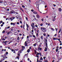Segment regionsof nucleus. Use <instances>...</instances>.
Instances as JSON below:
<instances>
[{"label": "nucleus", "instance_id": "13", "mask_svg": "<svg viewBox=\"0 0 62 62\" xmlns=\"http://www.w3.org/2000/svg\"><path fill=\"white\" fill-rule=\"evenodd\" d=\"M19 57H20V56H16V57L15 58V59H17V58L18 59V60H19Z\"/></svg>", "mask_w": 62, "mask_h": 62}, {"label": "nucleus", "instance_id": "42", "mask_svg": "<svg viewBox=\"0 0 62 62\" xmlns=\"http://www.w3.org/2000/svg\"><path fill=\"white\" fill-rule=\"evenodd\" d=\"M20 23L22 24V21H20Z\"/></svg>", "mask_w": 62, "mask_h": 62}, {"label": "nucleus", "instance_id": "25", "mask_svg": "<svg viewBox=\"0 0 62 62\" xmlns=\"http://www.w3.org/2000/svg\"><path fill=\"white\" fill-rule=\"evenodd\" d=\"M11 18H12V20H14V19H15V17H12Z\"/></svg>", "mask_w": 62, "mask_h": 62}, {"label": "nucleus", "instance_id": "51", "mask_svg": "<svg viewBox=\"0 0 62 62\" xmlns=\"http://www.w3.org/2000/svg\"><path fill=\"white\" fill-rule=\"evenodd\" d=\"M19 22H17V24H19Z\"/></svg>", "mask_w": 62, "mask_h": 62}, {"label": "nucleus", "instance_id": "52", "mask_svg": "<svg viewBox=\"0 0 62 62\" xmlns=\"http://www.w3.org/2000/svg\"><path fill=\"white\" fill-rule=\"evenodd\" d=\"M43 35L44 36H46V34H45V33H44L43 34Z\"/></svg>", "mask_w": 62, "mask_h": 62}, {"label": "nucleus", "instance_id": "63", "mask_svg": "<svg viewBox=\"0 0 62 62\" xmlns=\"http://www.w3.org/2000/svg\"><path fill=\"white\" fill-rule=\"evenodd\" d=\"M46 25H48V23H46Z\"/></svg>", "mask_w": 62, "mask_h": 62}, {"label": "nucleus", "instance_id": "29", "mask_svg": "<svg viewBox=\"0 0 62 62\" xmlns=\"http://www.w3.org/2000/svg\"><path fill=\"white\" fill-rule=\"evenodd\" d=\"M18 16H16V18L17 19H20V18H19V17H17Z\"/></svg>", "mask_w": 62, "mask_h": 62}, {"label": "nucleus", "instance_id": "11", "mask_svg": "<svg viewBox=\"0 0 62 62\" xmlns=\"http://www.w3.org/2000/svg\"><path fill=\"white\" fill-rule=\"evenodd\" d=\"M55 17H56V16H55L53 18V21H54L55 20Z\"/></svg>", "mask_w": 62, "mask_h": 62}, {"label": "nucleus", "instance_id": "31", "mask_svg": "<svg viewBox=\"0 0 62 62\" xmlns=\"http://www.w3.org/2000/svg\"><path fill=\"white\" fill-rule=\"evenodd\" d=\"M41 2H42V4H44V2L43 1H42L41 0Z\"/></svg>", "mask_w": 62, "mask_h": 62}, {"label": "nucleus", "instance_id": "23", "mask_svg": "<svg viewBox=\"0 0 62 62\" xmlns=\"http://www.w3.org/2000/svg\"><path fill=\"white\" fill-rule=\"evenodd\" d=\"M30 50L29 49H28L27 50V52L28 53H29V52H30Z\"/></svg>", "mask_w": 62, "mask_h": 62}, {"label": "nucleus", "instance_id": "49", "mask_svg": "<svg viewBox=\"0 0 62 62\" xmlns=\"http://www.w3.org/2000/svg\"><path fill=\"white\" fill-rule=\"evenodd\" d=\"M8 38V37H5V39H7Z\"/></svg>", "mask_w": 62, "mask_h": 62}, {"label": "nucleus", "instance_id": "24", "mask_svg": "<svg viewBox=\"0 0 62 62\" xmlns=\"http://www.w3.org/2000/svg\"><path fill=\"white\" fill-rule=\"evenodd\" d=\"M1 60L0 61V62H2V61H3V60H4L5 59H3V60H2V59H1Z\"/></svg>", "mask_w": 62, "mask_h": 62}, {"label": "nucleus", "instance_id": "44", "mask_svg": "<svg viewBox=\"0 0 62 62\" xmlns=\"http://www.w3.org/2000/svg\"><path fill=\"white\" fill-rule=\"evenodd\" d=\"M10 33V32H9L7 33L8 35H9V34Z\"/></svg>", "mask_w": 62, "mask_h": 62}, {"label": "nucleus", "instance_id": "47", "mask_svg": "<svg viewBox=\"0 0 62 62\" xmlns=\"http://www.w3.org/2000/svg\"><path fill=\"white\" fill-rule=\"evenodd\" d=\"M36 57H38V58H39V56L36 55Z\"/></svg>", "mask_w": 62, "mask_h": 62}, {"label": "nucleus", "instance_id": "50", "mask_svg": "<svg viewBox=\"0 0 62 62\" xmlns=\"http://www.w3.org/2000/svg\"><path fill=\"white\" fill-rule=\"evenodd\" d=\"M34 51H35V53H37V51H36V50H34Z\"/></svg>", "mask_w": 62, "mask_h": 62}, {"label": "nucleus", "instance_id": "16", "mask_svg": "<svg viewBox=\"0 0 62 62\" xmlns=\"http://www.w3.org/2000/svg\"><path fill=\"white\" fill-rule=\"evenodd\" d=\"M38 49L39 50H42V49L40 47H38Z\"/></svg>", "mask_w": 62, "mask_h": 62}, {"label": "nucleus", "instance_id": "54", "mask_svg": "<svg viewBox=\"0 0 62 62\" xmlns=\"http://www.w3.org/2000/svg\"><path fill=\"white\" fill-rule=\"evenodd\" d=\"M33 37H34V38H35L36 37V36H35V35H33Z\"/></svg>", "mask_w": 62, "mask_h": 62}, {"label": "nucleus", "instance_id": "62", "mask_svg": "<svg viewBox=\"0 0 62 62\" xmlns=\"http://www.w3.org/2000/svg\"><path fill=\"white\" fill-rule=\"evenodd\" d=\"M38 62H42V61H39Z\"/></svg>", "mask_w": 62, "mask_h": 62}, {"label": "nucleus", "instance_id": "53", "mask_svg": "<svg viewBox=\"0 0 62 62\" xmlns=\"http://www.w3.org/2000/svg\"><path fill=\"white\" fill-rule=\"evenodd\" d=\"M22 7H23V8H25V6H24V5H22Z\"/></svg>", "mask_w": 62, "mask_h": 62}, {"label": "nucleus", "instance_id": "43", "mask_svg": "<svg viewBox=\"0 0 62 62\" xmlns=\"http://www.w3.org/2000/svg\"><path fill=\"white\" fill-rule=\"evenodd\" d=\"M22 48H25V47L24 46H22Z\"/></svg>", "mask_w": 62, "mask_h": 62}, {"label": "nucleus", "instance_id": "57", "mask_svg": "<svg viewBox=\"0 0 62 62\" xmlns=\"http://www.w3.org/2000/svg\"><path fill=\"white\" fill-rule=\"evenodd\" d=\"M10 28V27L8 26V27L7 29H9V28Z\"/></svg>", "mask_w": 62, "mask_h": 62}, {"label": "nucleus", "instance_id": "46", "mask_svg": "<svg viewBox=\"0 0 62 62\" xmlns=\"http://www.w3.org/2000/svg\"><path fill=\"white\" fill-rule=\"evenodd\" d=\"M40 26H42V25H43V24H42V23H41V24H40Z\"/></svg>", "mask_w": 62, "mask_h": 62}, {"label": "nucleus", "instance_id": "9", "mask_svg": "<svg viewBox=\"0 0 62 62\" xmlns=\"http://www.w3.org/2000/svg\"><path fill=\"white\" fill-rule=\"evenodd\" d=\"M14 13H15V12L13 11H10V13L11 14Z\"/></svg>", "mask_w": 62, "mask_h": 62}, {"label": "nucleus", "instance_id": "45", "mask_svg": "<svg viewBox=\"0 0 62 62\" xmlns=\"http://www.w3.org/2000/svg\"><path fill=\"white\" fill-rule=\"evenodd\" d=\"M12 42V41H10V42H9L8 43V44H10V43H11V42Z\"/></svg>", "mask_w": 62, "mask_h": 62}, {"label": "nucleus", "instance_id": "35", "mask_svg": "<svg viewBox=\"0 0 62 62\" xmlns=\"http://www.w3.org/2000/svg\"><path fill=\"white\" fill-rule=\"evenodd\" d=\"M33 46H36V43H35V44H34Z\"/></svg>", "mask_w": 62, "mask_h": 62}, {"label": "nucleus", "instance_id": "2", "mask_svg": "<svg viewBox=\"0 0 62 62\" xmlns=\"http://www.w3.org/2000/svg\"><path fill=\"white\" fill-rule=\"evenodd\" d=\"M45 40L46 41V42H45V43H46L45 44L46 46V47L47 48V47H48V46H47V39L46 38L45 39Z\"/></svg>", "mask_w": 62, "mask_h": 62}, {"label": "nucleus", "instance_id": "59", "mask_svg": "<svg viewBox=\"0 0 62 62\" xmlns=\"http://www.w3.org/2000/svg\"><path fill=\"white\" fill-rule=\"evenodd\" d=\"M41 21L42 22H43V19H41Z\"/></svg>", "mask_w": 62, "mask_h": 62}, {"label": "nucleus", "instance_id": "61", "mask_svg": "<svg viewBox=\"0 0 62 62\" xmlns=\"http://www.w3.org/2000/svg\"><path fill=\"white\" fill-rule=\"evenodd\" d=\"M38 61H39V59H37V62H38Z\"/></svg>", "mask_w": 62, "mask_h": 62}, {"label": "nucleus", "instance_id": "30", "mask_svg": "<svg viewBox=\"0 0 62 62\" xmlns=\"http://www.w3.org/2000/svg\"><path fill=\"white\" fill-rule=\"evenodd\" d=\"M20 9H21V10L23 12L24 11L22 9V8H20Z\"/></svg>", "mask_w": 62, "mask_h": 62}, {"label": "nucleus", "instance_id": "4", "mask_svg": "<svg viewBox=\"0 0 62 62\" xmlns=\"http://www.w3.org/2000/svg\"><path fill=\"white\" fill-rule=\"evenodd\" d=\"M22 51H19L18 52V53L17 54V55H18V56H20V53H22Z\"/></svg>", "mask_w": 62, "mask_h": 62}, {"label": "nucleus", "instance_id": "18", "mask_svg": "<svg viewBox=\"0 0 62 62\" xmlns=\"http://www.w3.org/2000/svg\"><path fill=\"white\" fill-rule=\"evenodd\" d=\"M40 60H43V58L42 57H41L40 58Z\"/></svg>", "mask_w": 62, "mask_h": 62}, {"label": "nucleus", "instance_id": "12", "mask_svg": "<svg viewBox=\"0 0 62 62\" xmlns=\"http://www.w3.org/2000/svg\"><path fill=\"white\" fill-rule=\"evenodd\" d=\"M58 11H59V12H61V8H59L58 9Z\"/></svg>", "mask_w": 62, "mask_h": 62}, {"label": "nucleus", "instance_id": "14", "mask_svg": "<svg viewBox=\"0 0 62 62\" xmlns=\"http://www.w3.org/2000/svg\"><path fill=\"white\" fill-rule=\"evenodd\" d=\"M31 26L32 27L31 28L32 29H34V28H35V26Z\"/></svg>", "mask_w": 62, "mask_h": 62}, {"label": "nucleus", "instance_id": "10", "mask_svg": "<svg viewBox=\"0 0 62 62\" xmlns=\"http://www.w3.org/2000/svg\"><path fill=\"white\" fill-rule=\"evenodd\" d=\"M10 24L11 25H15V23H11Z\"/></svg>", "mask_w": 62, "mask_h": 62}, {"label": "nucleus", "instance_id": "36", "mask_svg": "<svg viewBox=\"0 0 62 62\" xmlns=\"http://www.w3.org/2000/svg\"><path fill=\"white\" fill-rule=\"evenodd\" d=\"M3 22V21H0V24H1V23H2V22Z\"/></svg>", "mask_w": 62, "mask_h": 62}, {"label": "nucleus", "instance_id": "48", "mask_svg": "<svg viewBox=\"0 0 62 62\" xmlns=\"http://www.w3.org/2000/svg\"><path fill=\"white\" fill-rule=\"evenodd\" d=\"M31 11H32V12H33V11H34V10H33V9H31Z\"/></svg>", "mask_w": 62, "mask_h": 62}, {"label": "nucleus", "instance_id": "22", "mask_svg": "<svg viewBox=\"0 0 62 62\" xmlns=\"http://www.w3.org/2000/svg\"><path fill=\"white\" fill-rule=\"evenodd\" d=\"M26 26L27 28H29V26H28V25L27 24H26Z\"/></svg>", "mask_w": 62, "mask_h": 62}, {"label": "nucleus", "instance_id": "40", "mask_svg": "<svg viewBox=\"0 0 62 62\" xmlns=\"http://www.w3.org/2000/svg\"><path fill=\"white\" fill-rule=\"evenodd\" d=\"M35 27H38V25H35Z\"/></svg>", "mask_w": 62, "mask_h": 62}, {"label": "nucleus", "instance_id": "8", "mask_svg": "<svg viewBox=\"0 0 62 62\" xmlns=\"http://www.w3.org/2000/svg\"><path fill=\"white\" fill-rule=\"evenodd\" d=\"M33 13H34V14H38V13L36 11H34L33 12Z\"/></svg>", "mask_w": 62, "mask_h": 62}, {"label": "nucleus", "instance_id": "21", "mask_svg": "<svg viewBox=\"0 0 62 62\" xmlns=\"http://www.w3.org/2000/svg\"><path fill=\"white\" fill-rule=\"evenodd\" d=\"M32 35L31 34H30V38H31V37H32Z\"/></svg>", "mask_w": 62, "mask_h": 62}, {"label": "nucleus", "instance_id": "32", "mask_svg": "<svg viewBox=\"0 0 62 62\" xmlns=\"http://www.w3.org/2000/svg\"><path fill=\"white\" fill-rule=\"evenodd\" d=\"M58 49H56V52H58Z\"/></svg>", "mask_w": 62, "mask_h": 62}, {"label": "nucleus", "instance_id": "41", "mask_svg": "<svg viewBox=\"0 0 62 62\" xmlns=\"http://www.w3.org/2000/svg\"><path fill=\"white\" fill-rule=\"evenodd\" d=\"M2 40H6V39H5L3 38L2 39Z\"/></svg>", "mask_w": 62, "mask_h": 62}, {"label": "nucleus", "instance_id": "20", "mask_svg": "<svg viewBox=\"0 0 62 62\" xmlns=\"http://www.w3.org/2000/svg\"><path fill=\"white\" fill-rule=\"evenodd\" d=\"M14 38H12L11 39V41H13V40H14Z\"/></svg>", "mask_w": 62, "mask_h": 62}, {"label": "nucleus", "instance_id": "17", "mask_svg": "<svg viewBox=\"0 0 62 62\" xmlns=\"http://www.w3.org/2000/svg\"><path fill=\"white\" fill-rule=\"evenodd\" d=\"M35 25V24L34 23H32V24H31V26H34Z\"/></svg>", "mask_w": 62, "mask_h": 62}, {"label": "nucleus", "instance_id": "55", "mask_svg": "<svg viewBox=\"0 0 62 62\" xmlns=\"http://www.w3.org/2000/svg\"><path fill=\"white\" fill-rule=\"evenodd\" d=\"M36 36H39V34H38V33H37L36 34Z\"/></svg>", "mask_w": 62, "mask_h": 62}, {"label": "nucleus", "instance_id": "56", "mask_svg": "<svg viewBox=\"0 0 62 62\" xmlns=\"http://www.w3.org/2000/svg\"><path fill=\"white\" fill-rule=\"evenodd\" d=\"M55 29L56 30V31H57L56 32H57V29L56 28H55Z\"/></svg>", "mask_w": 62, "mask_h": 62}, {"label": "nucleus", "instance_id": "7", "mask_svg": "<svg viewBox=\"0 0 62 62\" xmlns=\"http://www.w3.org/2000/svg\"><path fill=\"white\" fill-rule=\"evenodd\" d=\"M26 42H27L26 41H25L24 43V44H25V46H27V43Z\"/></svg>", "mask_w": 62, "mask_h": 62}, {"label": "nucleus", "instance_id": "27", "mask_svg": "<svg viewBox=\"0 0 62 62\" xmlns=\"http://www.w3.org/2000/svg\"><path fill=\"white\" fill-rule=\"evenodd\" d=\"M50 29H52V30L53 31H54V29L53 28H51Z\"/></svg>", "mask_w": 62, "mask_h": 62}, {"label": "nucleus", "instance_id": "58", "mask_svg": "<svg viewBox=\"0 0 62 62\" xmlns=\"http://www.w3.org/2000/svg\"><path fill=\"white\" fill-rule=\"evenodd\" d=\"M45 58H46V57H44L43 59H44V60L45 59Z\"/></svg>", "mask_w": 62, "mask_h": 62}, {"label": "nucleus", "instance_id": "37", "mask_svg": "<svg viewBox=\"0 0 62 62\" xmlns=\"http://www.w3.org/2000/svg\"><path fill=\"white\" fill-rule=\"evenodd\" d=\"M40 38L42 39H43V36H42Z\"/></svg>", "mask_w": 62, "mask_h": 62}, {"label": "nucleus", "instance_id": "39", "mask_svg": "<svg viewBox=\"0 0 62 62\" xmlns=\"http://www.w3.org/2000/svg\"><path fill=\"white\" fill-rule=\"evenodd\" d=\"M19 38H20V37H18L17 39V40H19Z\"/></svg>", "mask_w": 62, "mask_h": 62}, {"label": "nucleus", "instance_id": "19", "mask_svg": "<svg viewBox=\"0 0 62 62\" xmlns=\"http://www.w3.org/2000/svg\"><path fill=\"white\" fill-rule=\"evenodd\" d=\"M47 48L46 47L45 48V49L44 50V51H46V52L47 51Z\"/></svg>", "mask_w": 62, "mask_h": 62}, {"label": "nucleus", "instance_id": "60", "mask_svg": "<svg viewBox=\"0 0 62 62\" xmlns=\"http://www.w3.org/2000/svg\"><path fill=\"white\" fill-rule=\"evenodd\" d=\"M11 51H12V52H13V51H14V50L13 49H12Z\"/></svg>", "mask_w": 62, "mask_h": 62}, {"label": "nucleus", "instance_id": "3", "mask_svg": "<svg viewBox=\"0 0 62 62\" xmlns=\"http://www.w3.org/2000/svg\"><path fill=\"white\" fill-rule=\"evenodd\" d=\"M9 42L8 41H3L2 42V43H4V45H7V43H7V42Z\"/></svg>", "mask_w": 62, "mask_h": 62}, {"label": "nucleus", "instance_id": "5", "mask_svg": "<svg viewBox=\"0 0 62 62\" xmlns=\"http://www.w3.org/2000/svg\"><path fill=\"white\" fill-rule=\"evenodd\" d=\"M6 58H8V57L6 56V54H5L3 58H5V59Z\"/></svg>", "mask_w": 62, "mask_h": 62}, {"label": "nucleus", "instance_id": "33", "mask_svg": "<svg viewBox=\"0 0 62 62\" xmlns=\"http://www.w3.org/2000/svg\"><path fill=\"white\" fill-rule=\"evenodd\" d=\"M19 50L18 49H15V50L16 51H19Z\"/></svg>", "mask_w": 62, "mask_h": 62}, {"label": "nucleus", "instance_id": "26", "mask_svg": "<svg viewBox=\"0 0 62 62\" xmlns=\"http://www.w3.org/2000/svg\"><path fill=\"white\" fill-rule=\"evenodd\" d=\"M9 19L10 20H11V21H12V20H13L11 17Z\"/></svg>", "mask_w": 62, "mask_h": 62}, {"label": "nucleus", "instance_id": "38", "mask_svg": "<svg viewBox=\"0 0 62 62\" xmlns=\"http://www.w3.org/2000/svg\"><path fill=\"white\" fill-rule=\"evenodd\" d=\"M61 29H60V30L59 31V33H60V32H61Z\"/></svg>", "mask_w": 62, "mask_h": 62}, {"label": "nucleus", "instance_id": "64", "mask_svg": "<svg viewBox=\"0 0 62 62\" xmlns=\"http://www.w3.org/2000/svg\"><path fill=\"white\" fill-rule=\"evenodd\" d=\"M59 48V47H58V46H57L56 47L57 49H58Z\"/></svg>", "mask_w": 62, "mask_h": 62}, {"label": "nucleus", "instance_id": "15", "mask_svg": "<svg viewBox=\"0 0 62 62\" xmlns=\"http://www.w3.org/2000/svg\"><path fill=\"white\" fill-rule=\"evenodd\" d=\"M57 38H53V40H57Z\"/></svg>", "mask_w": 62, "mask_h": 62}, {"label": "nucleus", "instance_id": "1", "mask_svg": "<svg viewBox=\"0 0 62 62\" xmlns=\"http://www.w3.org/2000/svg\"><path fill=\"white\" fill-rule=\"evenodd\" d=\"M40 29L43 31V32H45L46 31V29L45 27H41L40 28Z\"/></svg>", "mask_w": 62, "mask_h": 62}, {"label": "nucleus", "instance_id": "34", "mask_svg": "<svg viewBox=\"0 0 62 62\" xmlns=\"http://www.w3.org/2000/svg\"><path fill=\"white\" fill-rule=\"evenodd\" d=\"M25 18L27 21H28V18H27V17H26Z\"/></svg>", "mask_w": 62, "mask_h": 62}, {"label": "nucleus", "instance_id": "6", "mask_svg": "<svg viewBox=\"0 0 62 62\" xmlns=\"http://www.w3.org/2000/svg\"><path fill=\"white\" fill-rule=\"evenodd\" d=\"M36 16L37 18H39V17H40V16L38 14H37L36 15Z\"/></svg>", "mask_w": 62, "mask_h": 62}, {"label": "nucleus", "instance_id": "28", "mask_svg": "<svg viewBox=\"0 0 62 62\" xmlns=\"http://www.w3.org/2000/svg\"><path fill=\"white\" fill-rule=\"evenodd\" d=\"M5 33V30L3 31L2 32V33Z\"/></svg>", "mask_w": 62, "mask_h": 62}]
</instances>
